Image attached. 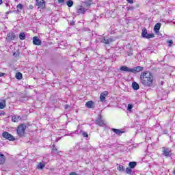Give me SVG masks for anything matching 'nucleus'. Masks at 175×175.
Listing matches in <instances>:
<instances>
[{"label":"nucleus","instance_id":"obj_1","mask_svg":"<svg viewBox=\"0 0 175 175\" xmlns=\"http://www.w3.org/2000/svg\"><path fill=\"white\" fill-rule=\"evenodd\" d=\"M139 81L144 87H152L154 85V75L150 71L142 72L139 77Z\"/></svg>","mask_w":175,"mask_h":175},{"label":"nucleus","instance_id":"obj_2","mask_svg":"<svg viewBox=\"0 0 175 175\" xmlns=\"http://www.w3.org/2000/svg\"><path fill=\"white\" fill-rule=\"evenodd\" d=\"M91 6V2L90 1H85L82 3L80 8L77 10V13H79V14H84L88 9H90V7Z\"/></svg>","mask_w":175,"mask_h":175},{"label":"nucleus","instance_id":"obj_3","mask_svg":"<svg viewBox=\"0 0 175 175\" xmlns=\"http://www.w3.org/2000/svg\"><path fill=\"white\" fill-rule=\"evenodd\" d=\"M142 38H143L144 39H152V38H155V35H154V33H147V29L144 27L142 29Z\"/></svg>","mask_w":175,"mask_h":175},{"label":"nucleus","instance_id":"obj_4","mask_svg":"<svg viewBox=\"0 0 175 175\" xmlns=\"http://www.w3.org/2000/svg\"><path fill=\"white\" fill-rule=\"evenodd\" d=\"M27 129V126L24 124L19 125L17 129V133L19 135V136L24 135V133H25V130Z\"/></svg>","mask_w":175,"mask_h":175},{"label":"nucleus","instance_id":"obj_5","mask_svg":"<svg viewBox=\"0 0 175 175\" xmlns=\"http://www.w3.org/2000/svg\"><path fill=\"white\" fill-rule=\"evenodd\" d=\"M36 2L38 9H44V8H46V2L44 0H36Z\"/></svg>","mask_w":175,"mask_h":175},{"label":"nucleus","instance_id":"obj_6","mask_svg":"<svg viewBox=\"0 0 175 175\" xmlns=\"http://www.w3.org/2000/svg\"><path fill=\"white\" fill-rule=\"evenodd\" d=\"M2 136L5 139H7L8 140H10V142H14V137H13V135H12V134H10L6 131L3 133Z\"/></svg>","mask_w":175,"mask_h":175},{"label":"nucleus","instance_id":"obj_7","mask_svg":"<svg viewBox=\"0 0 175 175\" xmlns=\"http://www.w3.org/2000/svg\"><path fill=\"white\" fill-rule=\"evenodd\" d=\"M14 39H16V33L14 32H10L8 33L6 40H9V42H10L11 40H14Z\"/></svg>","mask_w":175,"mask_h":175},{"label":"nucleus","instance_id":"obj_8","mask_svg":"<svg viewBox=\"0 0 175 175\" xmlns=\"http://www.w3.org/2000/svg\"><path fill=\"white\" fill-rule=\"evenodd\" d=\"M33 44H34V46H40V44H42V40L39 39V37L35 36L33 38Z\"/></svg>","mask_w":175,"mask_h":175},{"label":"nucleus","instance_id":"obj_9","mask_svg":"<svg viewBox=\"0 0 175 175\" xmlns=\"http://www.w3.org/2000/svg\"><path fill=\"white\" fill-rule=\"evenodd\" d=\"M142 70H144V68L142 66H136L133 68H131V73H137L139 72H142Z\"/></svg>","mask_w":175,"mask_h":175},{"label":"nucleus","instance_id":"obj_10","mask_svg":"<svg viewBox=\"0 0 175 175\" xmlns=\"http://www.w3.org/2000/svg\"><path fill=\"white\" fill-rule=\"evenodd\" d=\"M52 154H53V155H60L62 154V151L58 150L55 147V145H53L52 148Z\"/></svg>","mask_w":175,"mask_h":175},{"label":"nucleus","instance_id":"obj_11","mask_svg":"<svg viewBox=\"0 0 175 175\" xmlns=\"http://www.w3.org/2000/svg\"><path fill=\"white\" fill-rule=\"evenodd\" d=\"M170 154H172V151H170L169 148H163V155L165 157H170Z\"/></svg>","mask_w":175,"mask_h":175},{"label":"nucleus","instance_id":"obj_12","mask_svg":"<svg viewBox=\"0 0 175 175\" xmlns=\"http://www.w3.org/2000/svg\"><path fill=\"white\" fill-rule=\"evenodd\" d=\"M85 106L88 109H94L95 107V103L92 100L88 101L85 103Z\"/></svg>","mask_w":175,"mask_h":175},{"label":"nucleus","instance_id":"obj_13","mask_svg":"<svg viewBox=\"0 0 175 175\" xmlns=\"http://www.w3.org/2000/svg\"><path fill=\"white\" fill-rule=\"evenodd\" d=\"M120 70L121 72H132V68H129L126 66H122L120 67Z\"/></svg>","mask_w":175,"mask_h":175},{"label":"nucleus","instance_id":"obj_14","mask_svg":"<svg viewBox=\"0 0 175 175\" xmlns=\"http://www.w3.org/2000/svg\"><path fill=\"white\" fill-rule=\"evenodd\" d=\"M107 95H109L108 92H104L100 94V99L101 102H103L106 99V96H107Z\"/></svg>","mask_w":175,"mask_h":175},{"label":"nucleus","instance_id":"obj_15","mask_svg":"<svg viewBox=\"0 0 175 175\" xmlns=\"http://www.w3.org/2000/svg\"><path fill=\"white\" fill-rule=\"evenodd\" d=\"M159 29H161V23H158L154 27L155 33H158L159 32Z\"/></svg>","mask_w":175,"mask_h":175},{"label":"nucleus","instance_id":"obj_16","mask_svg":"<svg viewBox=\"0 0 175 175\" xmlns=\"http://www.w3.org/2000/svg\"><path fill=\"white\" fill-rule=\"evenodd\" d=\"M100 40L101 43H104L105 44H109V42H111V40L106 38V37H103V38H100Z\"/></svg>","mask_w":175,"mask_h":175},{"label":"nucleus","instance_id":"obj_17","mask_svg":"<svg viewBox=\"0 0 175 175\" xmlns=\"http://www.w3.org/2000/svg\"><path fill=\"white\" fill-rule=\"evenodd\" d=\"M21 120V118L19 116H14L12 118V121L13 122H18Z\"/></svg>","mask_w":175,"mask_h":175},{"label":"nucleus","instance_id":"obj_18","mask_svg":"<svg viewBox=\"0 0 175 175\" xmlns=\"http://www.w3.org/2000/svg\"><path fill=\"white\" fill-rule=\"evenodd\" d=\"M96 125H99L100 126L105 125V122H103V120H102L100 118L96 120Z\"/></svg>","mask_w":175,"mask_h":175},{"label":"nucleus","instance_id":"obj_19","mask_svg":"<svg viewBox=\"0 0 175 175\" xmlns=\"http://www.w3.org/2000/svg\"><path fill=\"white\" fill-rule=\"evenodd\" d=\"M112 131L113 132H114V133H116V135H118L119 136H121L122 133H124V131L117 129H112Z\"/></svg>","mask_w":175,"mask_h":175},{"label":"nucleus","instance_id":"obj_20","mask_svg":"<svg viewBox=\"0 0 175 175\" xmlns=\"http://www.w3.org/2000/svg\"><path fill=\"white\" fill-rule=\"evenodd\" d=\"M6 158L5 157V155L3 154H1L0 152V165H2L3 163H5Z\"/></svg>","mask_w":175,"mask_h":175},{"label":"nucleus","instance_id":"obj_21","mask_svg":"<svg viewBox=\"0 0 175 175\" xmlns=\"http://www.w3.org/2000/svg\"><path fill=\"white\" fill-rule=\"evenodd\" d=\"M132 87H133V89H134L135 91H137V90L140 88V86H139V84L136 82H133Z\"/></svg>","mask_w":175,"mask_h":175},{"label":"nucleus","instance_id":"obj_22","mask_svg":"<svg viewBox=\"0 0 175 175\" xmlns=\"http://www.w3.org/2000/svg\"><path fill=\"white\" fill-rule=\"evenodd\" d=\"M6 107V100H3L0 102V109H3Z\"/></svg>","mask_w":175,"mask_h":175},{"label":"nucleus","instance_id":"obj_23","mask_svg":"<svg viewBox=\"0 0 175 175\" xmlns=\"http://www.w3.org/2000/svg\"><path fill=\"white\" fill-rule=\"evenodd\" d=\"M136 165H137L136 162L131 161L129 163V166L130 169H135V167H136Z\"/></svg>","mask_w":175,"mask_h":175},{"label":"nucleus","instance_id":"obj_24","mask_svg":"<svg viewBox=\"0 0 175 175\" xmlns=\"http://www.w3.org/2000/svg\"><path fill=\"white\" fill-rule=\"evenodd\" d=\"M15 77L17 80H21V79H23V74H21V72H17Z\"/></svg>","mask_w":175,"mask_h":175},{"label":"nucleus","instance_id":"obj_25","mask_svg":"<svg viewBox=\"0 0 175 175\" xmlns=\"http://www.w3.org/2000/svg\"><path fill=\"white\" fill-rule=\"evenodd\" d=\"M66 5L68 8H72L73 6V1L69 0L66 2Z\"/></svg>","mask_w":175,"mask_h":175},{"label":"nucleus","instance_id":"obj_26","mask_svg":"<svg viewBox=\"0 0 175 175\" xmlns=\"http://www.w3.org/2000/svg\"><path fill=\"white\" fill-rule=\"evenodd\" d=\"M19 39H21V40H24L25 39V33L23 32L20 33Z\"/></svg>","mask_w":175,"mask_h":175},{"label":"nucleus","instance_id":"obj_27","mask_svg":"<svg viewBox=\"0 0 175 175\" xmlns=\"http://www.w3.org/2000/svg\"><path fill=\"white\" fill-rule=\"evenodd\" d=\"M45 166H46V164H44L42 162L39 163L38 165V169H44Z\"/></svg>","mask_w":175,"mask_h":175},{"label":"nucleus","instance_id":"obj_28","mask_svg":"<svg viewBox=\"0 0 175 175\" xmlns=\"http://www.w3.org/2000/svg\"><path fill=\"white\" fill-rule=\"evenodd\" d=\"M118 170H119V172H124V170H125V167L121 165H119L118 167Z\"/></svg>","mask_w":175,"mask_h":175},{"label":"nucleus","instance_id":"obj_29","mask_svg":"<svg viewBox=\"0 0 175 175\" xmlns=\"http://www.w3.org/2000/svg\"><path fill=\"white\" fill-rule=\"evenodd\" d=\"M132 109H133V105L129 104L127 107L128 111H132Z\"/></svg>","mask_w":175,"mask_h":175},{"label":"nucleus","instance_id":"obj_30","mask_svg":"<svg viewBox=\"0 0 175 175\" xmlns=\"http://www.w3.org/2000/svg\"><path fill=\"white\" fill-rule=\"evenodd\" d=\"M126 172L127 174H132V168L127 167L126 169Z\"/></svg>","mask_w":175,"mask_h":175},{"label":"nucleus","instance_id":"obj_31","mask_svg":"<svg viewBox=\"0 0 175 175\" xmlns=\"http://www.w3.org/2000/svg\"><path fill=\"white\" fill-rule=\"evenodd\" d=\"M80 133H82V136H83V137H88V134L84 131H80Z\"/></svg>","mask_w":175,"mask_h":175},{"label":"nucleus","instance_id":"obj_32","mask_svg":"<svg viewBox=\"0 0 175 175\" xmlns=\"http://www.w3.org/2000/svg\"><path fill=\"white\" fill-rule=\"evenodd\" d=\"M16 8L18 9H20L21 10H23V4L20 3V4H18Z\"/></svg>","mask_w":175,"mask_h":175},{"label":"nucleus","instance_id":"obj_33","mask_svg":"<svg viewBox=\"0 0 175 175\" xmlns=\"http://www.w3.org/2000/svg\"><path fill=\"white\" fill-rule=\"evenodd\" d=\"M167 43H168L169 44V46H172V44L173 43V40H168V41H167Z\"/></svg>","mask_w":175,"mask_h":175},{"label":"nucleus","instance_id":"obj_34","mask_svg":"<svg viewBox=\"0 0 175 175\" xmlns=\"http://www.w3.org/2000/svg\"><path fill=\"white\" fill-rule=\"evenodd\" d=\"M64 1L65 0H58L59 3H64Z\"/></svg>","mask_w":175,"mask_h":175},{"label":"nucleus","instance_id":"obj_35","mask_svg":"<svg viewBox=\"0 0 175 175\" xmlns=\"http://www.w3.org/2000/svg\"><path fill=\"white\" fill-rule=\"evenodd\" d=\"M129 3H133V0H126Z\"/></svg>","mask_w":175,"mask_h":175},{"label":"nucleus","instance_id":"obj_36","mask_svg":"<svg viewBox=\"0 0 175 175\" xmlns=\"http://www.w3.org/2000/svg\"><path fill=\"white\" fill-rule=\"evenodd\" d=\"M2 76H5V73H3V72H0V77H2Z\"/></svg>","mask_w":175,"mask_h":175},{"label":"nucleus","instance_id":"obj_37","mask_svg":"<svg viewBox=\"0 0 175 175\" xmlns=\"http://www.w3.org/2000/svg\"><path fill=\"white\" fill-rule=\"evenodd\" d=\"M29 9H33V5H30L29 6Z\"/></svg>","mask_w":175,"mask_h":175},{"label":"nucleus","instance_id":"obj_38","mask_svg":"<svg viewBox=\"0 0 175 175\" xmlns=\"http://www.w3.org/2000/svg\"><path fill=\"white\" fill-rule=\"evenodd\" d=\"M68 107H69V105H66L64 106V108H65L66 109H68Z\"/></svg>","mask_w":175,"mask_h":175},{"label":"nucleus","instance_id":"obj_39","mask_svg":"<svg viewBox=\"0 0 175 175\" xmlns=\"http://www.w3.org/2000/svg\"><path fill=\"white\" fill-rule=\"evenodd\" d=\"M167 133V130L164 131V134L166 135Z\"/></svg>","mask_w":175,"mask_h":175},{"label":"nucleus","instance_id":"obj_40","mask_svg":"<svg viewBox=\"0 0 175 175\" xmlns=\"http://www.w3.org/2000/svg\"><path fill=\"white\" fill-rule=\"evenodd\" d=\"M2 3H3L2 0H0V5H2Z\"/></svg>","mask_w":175,"mask_h":175},{"label":"nucleus","instance_id":"obj_41","mask_svg":"<svg viewBox=\"0 0 175 175\" xmlns=\"http://www.w3.org/2000/svg\"><path fill=\"white\" fill-rule=\"evenodd\" d=\"M128 55H132V54H131V53H129V54H128Z\"/></svg>","mask_w":175,"mask_h":175},{"label":"nucleus","instance_id":"obj_42","mask_svg":"<svg viewBox=\"0 0 175 175\" xmlns=\"http://www.w3.org/2000/svg\"><path fill=\"white\" fill-rule=\"evenodd\" d=\"M174 174L175 175V170H174Z\"/></svg>","mask_w":175,"mask_h":175},{"label":"nucleus","instance_id":"obj_43","mask_svg":"<svg viewBox=\"0 0 175 175\" xmlns=\"http://www.w3.org/2000/svg\"><path fill=\"white\" fill-rule=\"evenodd\" d=\"M13 55L15 56V55H16V53H14Z\"/></svg>","mask_w":175,"mask_h":175},{"label":"nucleus","instance_id":"obj_44","mask_svg":"<svg viewBox=\"0 0 175 175\" xmlns=\"http://www.w3.org/2000/svg\"><path fill=\"white\" fill-rule=\"evenodd\" d=\"M174 24H175V22L174 23Z\"/></svg>","mask_w":175,"mask_h":175}]
</instances>
